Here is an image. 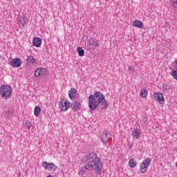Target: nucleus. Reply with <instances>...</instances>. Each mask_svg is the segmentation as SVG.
<instances>
[{"label": "nucleus", "mask_w": 177, "mask_h": 177, "mask_svg": "<svg viewBox=\"0 0 177 177\" xmlns=\"http://www.w3.org/2000/svg\"><path fill=\"white\" fill-rule=\"evenodd\" d=\"M99 104H102L103 109H107L109 106L104 97V95L97 91L94 94H91L88 96V109L91 111H95V110L99 107Z\"/></svg>", "instance_id": "obj_1"}, {"label": "nucleus", "mask_w": 177, "mask_h": 177, "mask_svg": "<svg viewBox=\"0 0 177 177\" xmlns=\"http://www.w3.org/2000/svg\"><path fill=\"white\" fill-rule=\"evenodd\" d=\"M86 169L88 171H95L97 175H100L103 170V163L97 155L93 152L91 153L85 165Z\"/></svg>", "instance_id": "obj_2"}, {"label": "nucleus", "mask_w": 177, "mask_h": 177, "mask_svg": "<svg viewBox=\"0 0 177 177\" xmlns=\"http://www.w3.org/2000/svg\"><path fill=\"white\" fill-rule=\"evenodd\" d=\"M12 86L8 84H2L0 86V95L5 100H8V99H10V96H12Z\"/></svg>", "instance_id": "obj_3"}, {"label": "nucleus", "mask_w": 177, "mask_h": 177, "mask_svg": "<svg viewBox=\"0 0 177 177\" xmlns=\"http://www.w3.org/2000/svg\"><path fill=\"white\" fill-rule=\"evenodd\" d=\"M151 161H153L151 158L145 159L140 164V172L142 174H146V172H147V169H149V167H150V164H151Z\"/></svg>", "instance_id": "obj_4"}, {"label": "nucleus", "mask_w": 177, "mask_h": 177, "mask_svg": "<svg viewBox=\"0 0 177 177\" xmlns=\"http://www.w3.org/2000/svg\"><path fill=\"white\" fill-rule=\"evenodd\" d=\"M59 106L61 111H67L72 104L70 101L64 100L59 102Z\"/></svg>", "instance_id": "obj_5"}, {"label": "nucleus", "mask_w": 177, "mask_h": 177, "mask_svg": "<svg viewBox=\"0 0 177 177\" xmlns=\"http://www.w3.org/2000/svg\"><path fill=\"white\" fill-rule=\"evenodd\" d=\"M153 99L156 102H158L160 104H164L165 102V98L164 97V94L160 92L153 93Z\"/></svg>", "instance_id": "obj_6"}, {"label": "nucleus", "mask_w": 177, "mask_h": 177, "mask_svg": "<svg viewBox=\"0 0 177 177\" xmlns=\"http://www.w3.org/2000/svg\"><path fill=\"white\" fill-rule=\"evenodd\" d=\"M42 166L47 169V171H50V172H55L57 169V166L55 165V163H48L44 161L42 162Z\"/></svg>", "instance_id": "obj_7"}, {"label": "nucleus", "mask_w": 177, "mask_h": 177, "mask_svg": "<svg viewBox=\"0 0 177 177\" xmlns=\"http://www.w3.org/2000/svg\"><path fill=\"white\" fill-rule=\"evenodd\" d=\"M46 75V69L45 68H37L35 69L34 76L36 78L39 77H45Z\"/></svg>", "instance_id": "obj_8"}, {"label": "nucleus", "mask_w": 177, "mask_h": 177, "mask_svg": "<svg viewBox=\"0 0 177 177\" xmlns=\"http://www.w3.org/2000/svg\"><path fill=\"white\" fill-rule=\"evenodd\" d=\"M88 46L90 50H95L96 48H98L99 43L95 39H90L88 41Z\"/></svg>", "instance_id": "obj_9"}, {"label": "nucleus", "mask_w": 177, "mask_h": 177, "mask_svg": "<svg viewBox=\"0 0 177 177\" xmlns=\"http://www.w3.org/2000/svg\"><path fill=\"white\" fill-rule=\"evenodd\" d=\"M68 97L71 100H75L77 99V96H78V92L77 91V89L75 88H71L68 91Z\"/></svg>", "instance_id": "obj_10"}, {"label": "nucleus", "mask_w": 177, "mask_h": 177, "mask_svg": "<svg viewBox=\"0 0 177 177\" xmlns=\"http://www.w3.org/2000/svg\"><path fill=\"white\" fill-rule=\"evenodd\" d=\"M19 23L20 25L22 26V27H24L27 23H28V17L26 15H23L20 17H19Z\"/></svg>", "instance_id": "obj_11"}, {"label": "nucleus", "mask_w": 177, "mask_h": 177, "mask_svg": "<svg viewBox=\"0 0 177 177\" xmlns=\"http://www.w3.org/2000/svg\"><path fill=\"white\" fill-rule=\"evenodd\" d=\"M10 66L15 68L20 67L21 66V60L19 58L12 59L10 62Z\"/></svg>", "instance_id": "obj_12"}, {"label": "nucleus", "mask_w": 177, "mask_h": 177, "mask_svg": "<svg viewBox=\"0 0 177 177\" xmlns=\"http://www.w3.org/2000/svg\"><path fill=\"white\" fill-rule=\"evenodd\" d=\"M32 45L35 48H40L42 45V39L39 37H35L32 40Z\"/></svg>", "instance_id": "obj_13"}, {"label": "nucleus", "mask_w": 177, "mask_h": 177, "mask_svg": "<svg viewBox=\"0 0 177 177\" xmlns=\"http://www.w3.org/2000/svg\"><path fill=\"white\" fill-rule=\"evenodd\" d=\"M110 133L108 131H104L101 135V140L103 143H107L109 142V136Z\"/></svg>", "instance_id": "obj_14"}, {"label": "nucleus", "mask_w": 177, "mask_h": 177, "mask_svg": "<svg viewBox=\"0 0 177 177\" xmlns=\"http://www.w3.org/2000/svg\"><path fill=\"white\" fill-rule=\"evenodd\" d=\"M132 26L133 27H136L137 28H143L145 27L143 22H142V21L140 20H136L133 21Z\"/></svg>", "instance_id": "obj_15"}, {"label": "nucleus", "mask_w": 177, "mask_h": 177, "mask_svg": "<svg viewBox=\"0 0 177 177\" xmlns=\"http://www.w3.org/2000/svg\"><path fill=\"white\" fill-rule=\"evenodd\" d=\"M80 109H81V103H80L77 101L75 102V103L73 104V106L72 107L73 111H80Z\"/></svg>", "instance_id": "obj_16"}, {"label": "nucleus", "mask_w": 177, "mask_h": 177, "mask_svg": "<svg viewBox=\"0 0 177 177\" xmlns=\"http://www.w3.org/2000/svg\"><path fill=\"white\" fill-rule=\"evenodd\" d=\"M133 139H139L140 138V131L138 129H134L132 131Z\"/></svg>", "instance_id": "obj_17"}, {"label": "nucleus", "mask_w": 177, "mask_h": 177, "mask_svg": "<svg viewBox=\"0 0 177 177\" xmlns=\"http://www.w3.org/2000/svg\"><path fill=\"white\" fill-rule=\"evenodd\" d=\"M138 164V162H136V160H135V158H131L129 161V166L131 168H135V167H136Z\"/></svg>", "instance_id": "obj_18"}, {"label": "nucleus", "mask_w": 177, "mask_h": 177, "mask_svg": "<svg viewBox=\"0 0 177 177\" xmlns=\"http://www.w3.org/2000/svg\"><path fill=\"white\" fill-rule=\"evenodd\" d=\"M148 91L146 88H142L140 91V96L141 97H143V99L147 97V95H148Z\"/></svg>", "instance_id": "obj_19"}, {"label": "nucleus", "mask_w": 177, "mask_h": 177, "mask_svg": "<svg viewBox=\"0 0 177 177\" xmlns=\"http://www.w3.org/2000/svg\"><path fill=\"white\" fill-rule=\"evenodd\" d=\"M39 114H41V106H36L34 109V115L35 117H39Z\"/></svg>", "instance_id": "obj_20"}, {"label": "nucleus", "mask_w": 177, "mask_h": 177, "mask_svg": "<svg viewBox=\"0 0 177 177\" xmlns=\"http://www.w3.org/2000/svg\"><path fill=\"white\" fill-rule=\"evenodd\" d=\"M77 51L79 56H80L81 57H82L85 55V51L84 50V49H82V48L77 47Z\"/></svg>", "instance_id": "obj_21"}, {"label": "nucleus", "mask_w": 177, "mask_h": 177, "mask_svg": "<svg viewBox=\"0 0 177 177\" xmlns=\"http://www.w3.org/2000/svg\"><path fill=\"white\" fill-rule=\"evenodd\" d=\"M25 127H26L27 129H31V127H32V124L29 120H27L25 123Z\"/></svg>", "instance_id": "obj_22"}, {"label": "nucleus", "mask_w": 177, "mask_h": 177, "mask_svg": "<svg viewBox=\"0 0 177 177\" xmlns=\"http://www.w3.org/2000/svg\"><path fill=\"white\" fill-rule=\"evenodd\" d=\"M28 60L30 62V63H32L35 64V63H37V59L35 58L32 57V56H30L28 57Z\"/></svg>", "instance_id": "obj_23"}, {"label": "nucleus", "mask_w": 177, "mask_h": 177, "mask_svg": "<svg viewBox=\"0 0 177 177\" xmlns=\"http://www.w3.org/2000/svg\"><path fill=\"white\" fill-rule=\"evenodd\" d=\"M171 2L174 9H177V0H171Z\"/></svg>", "instance_id": "obj_24"}, {"label": "nucleus", "mask_w": 177, "mask_h": 177, "mask_svg": "<svg viewBox=\"0 0 177 177\" xmlns=\"http://www.w3.org/2000/svg\"><path fill=\"white\" fill-rule=\"evenodd\" d=\"M129 70H133V66H129Z\"/></svg>", "instance_id": "obj_25"}, {"label": "nucleus", "mask_w": 177, "mask_h": 177, "mask_svg": "<svg viewBox=\"0 0 177 177\" xmlns=\"http://www.w3.org/2000/svg\"><path fill=\"white\" fill-rule=\"evenodd\" d=\"M47 177H53V176H50H50H48Z\"/></svg>", "instance_id": "obj_26"}, {"label": "nucleus", "mask_w": 177, "mask_h": 177, "mask_svg": "<svg viewBox=\"0 0 177 177\" xmlns=\"http://www.w3.org/2000/svg\"><path fill=\"white\" fill-rule=\"evenodd\" d=\"M176 151H177V148H176Z\"/></svg>", "instance_id": "obj_27"}]
</instances>
